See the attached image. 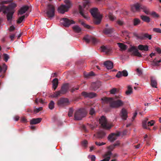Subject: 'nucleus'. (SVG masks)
I'll use <instances>...</instances> for the list:
<instances>
[{
    "instance_id": "18",
    "label": "nucleus",
    "mask_w": 161,
    "mask_h": 161,
    "mask_svg": "<svg viewBox=\"0 0 161 161\" xmlns=\"http://www.w3.org/2000/svg\"><path fill=\"white\" fill-rule=\"evenodd\" d=\"M111 154V152L108 151L104 154L103 155V157L104 158L103 160H101L100 161H109L110 159V156Z\"/></svg>"
},
{
    "instance_id": "64",
    "label": "nucleus",
    "mask_w": 161,
    "mask_h": 161,
    "mask_svg": "<svg viewBox=\"0 0 161 161\" xmlns=\"http://www.w3.org/2000/svg\"><path fill=\"white\" fill-rule=\"evenodd\" d=\"M143 11L146 14H149V10L147 9V8H146L145 9H144V10H143Z\"/></svg>"
},
{
    "instance_id": "32",
    "label": "nucleus",
    "mask_w": 161,
    "mask_h": 161,
    "mask_svg": "<svg viewBox=\"0 0 161 161\" xmlns=\"http://www.w3.org/2000/svg\"><path fill=\"white\" fill-rule=\"evenodd\" d=\"M113 32V29L107 28L104 29L103 31V32L105 34L108 35L111 34Z\"/></svg>"
},
{
    "instance_id": "2",
    "label": "nucleus",
    "mask_w": 161,
    "mask_h": 161,
    "mask_svg": "<svg viewBox=\"0 0 161 161\" xmlns=\"http://www.w3.org/2000/svg\"><path fill=\"white\" fill-rule=\"evenodd\" d=\"M90 12L94 18V22L96 24H99L101 21L102 15L100 14L97 8H94L91 9Z\"/></svg>"
},
{
    "instance_id": "6",
    "label": "nucleus",
    "mask_w": 161,
    "mask_h": 161,
    "mask_svg": "<svg viewBox=\"0 0 161 161\" xmlns=\"http://www.w3.org/2000/svg\"><path fill=\"white\" fill-rule=\"evenodd\" d=\"M99 122L100 124L104 129H109L112 127V125L108 123L106 118L104 116H102L99 119Z\"/></svg>"
},
{
    "instance_id": "34",
    "label": "nucleus",
    "mask_w": 161,
    "mask_h": 161,
    "mask_svg": "<svg viewBox=\"0 0 161 161\" xmlns=\"http://www.w3.org/2000/svg\"><path fill=\"white\" fill-rule=\"evenodd\" d=\"M17 6V4L16 3L13 2L11 0V11L15 12V8Z\"/></svg>"
},
{
    "instance_id": "58",
    "label": "nucleus",
    "mask_w": 161,
    "mask_h": 161,
    "mask_svg": "<svg viewBox=\"0 0 161 161\" xmlns=\"http://www.w3.org/2000/svg\"><path fill=\"white\" fill-rule=\"evenodd\" d=\"M79 89V87H78L76 88L73 87L70 90V92L73 93L75 91L78 90Z\"/></svg>"
},
{
    "instance_id": "10",
    "label": "nucleus",
    "mask_w": 161,
    "mask_h": 161,
    "mask_svg": "<svg viewBox=\"0 0 161 161\" xmlns=\"http://www.w3.org/2000/svg\"><path fill=\"white\" fill-rule=\"evenodd\" d=\"M120 135V132L119 131L116 133H112L108 136V140L111 142H113L117 139Z\"/></svg>"
},
{
    "instance_id": "13",
    "label": "nucleus",
    "mask_w": 161,
    "mask_h": 161,
    "mask_svg": "<svg viewBox=\"0 0 161 161\" xmlns=\"http://www.w3.org/2000/svg\"><path fill=\"white\" fill-rule=\"evenodd\" d=\"M134 35L136 37L141 40L144 39L145 38H148L149 40H151L152 38L151 35H149L147 33H145L141 36H139L136 33Z\"/></svg>"
},
{
    "instance_id": "15",
    "label": "nucleus",
    "mask_w": 161,
    "mask_h": 161,
    "mask_svg": "<svg viewBox=\"0 0 161 161\" xmlns=\"http://www.w3.org/2000/svg\"><path fill=\"white\" fill-rule=\"evenodd\" d=\"M69 8L66 5L62 4L58 8V11L60 13L64 14L65 12H67Z\"/></svg>"
},
{
    "instance_id": "55",
    "label": "nucleus",
    "mask_w": 161,
    "mask_h": 161,
    "mask_svg": "<svg viewBox=\"0 0 161 161\" xmlns=\"http://www.w3.org/2000/svg\"><path fill=\"white\" fill-rule=\"evenodd\" d=\"M154 123V121L153 120H152L150 121H149L147 122L148 126H153V125Z\"/></svg>"
},
{
    "instance_id": "50",
    "label": "nucleus",
    "mask_w": 161,
    "mask_h": 161,
    "mask_svg": "<svg viewBox=\"0 0 161 161\" xmlns=\"http://www.w3.org/2000/svg\"><path fill=\"white\" fill-rule=\"evenodd\" d=\"M88 158H90L91 161H95L96 159L95 156L94 155H89L88 156Z\"/></svg>"
},
{
    "instance_id": "24",
    "label": "nucleus",
    "mask_w": 161,
    "mask_h": 161,
    "mask_svg": "<svg viewBox=\"0 0 161 161\" xmlns=\"http://www.w3.org/2000/svg\"><path fill=\"white\" fill-rule=\"evenodd\" d=\"M42 120L41 118H33L30 120L31 125L36 124L40 123Z\"/></svg>"
},
{
    "instance_id": "3",
    "label": "nucleus",
    "mask_w": 161,
    "mask_h": 161,
    "mask_svg": "<svg viewBox=\"0 0 161 161\" xmlns=\"http://www.w3.org/2000/svg\"><path fill=\"white\" fill-rule=\"evenodd\" d=\"M87 113V112L85 108H80L75 111L74 114V119L75 120H80L85 117Z\"/></svg>"
},
{
    "instance_id": "21",
    "label": "nucleus",
    "mask_w": 161,
    "mask_h": 161,
    "mask_svg": "<svg viewBox=\"0 0 161 161\" xmlns=\"http://www.w3.org/2000/svg\"><path fill=\"white\" fill-rule=\"evenodd\" d=\"M104 65L108 69H112L113 68V63L109 60L105 61L104 63Z\"/></svg>"
},
{
    "instance_id": "11",
    "label": "nucleus",
    "mask_w": 161,
    "mask_h": 161,
    "mask_svg": "<svg viewBox=\"0 0 161 161\" xmlns=\"http://www.w3.org/2000/svg\"><path fill=\"white\" fill-rule=\"evenodd\" d=\"M128 51L129 52L131 53L132 54L135 56L141 57V54L138 52L137 48L135 46L131 47L128 49Z\"/></svg>"
},
{
    "instance_id": "14",
    "label": "nucleus",
    "mask_w": 161,
    "mask_h": 161,
    "mask_svg": "<svg viewBox=\"0 0 161 161\" xmlns=\"http://www.w3.org/2000/svg\"><path fill=\"white\" fill-rule=\"evenodd\" d=\"M69 103L68 98H61L58 101V105L59 106L67 105Z\"/></svg>"
},
{
    "instance_id": "7",
    "label": "nucleus",
    "mask_w": 161,
    "mask_h": 161,
    "mask_svg": "<svg viewBox=\"0 0 161 161\" xmlns=\"http://www.w3.org/2000/svg\"><path fill=\"white\" fill-rule=\"evenodd\" d=\"M2 11L4 14H7L8 20L10 19V5L9 4L7 6L4 5L1 6L0 8V12Z\"/></svg>"
},
{
    "instance_id": "31",
    "label": "nucleus",
    "mask_w": 161,
    "mask_h": 161,
    "mask_svg": "<svg viewBox=\"0 0 161 161\" xmlns=\"http://www.w3.org/2000/svg\"><path fill=\"white\" fill-rule=\"evenodd\" d=\"M105 133L103 131H100L97 134V137L99 139H102L105 136Z\"/></svg>"
},
{
    "instance_id": "38",
    "label": "nucleus",
    "mask_w": 161,
    "mask_h": 161,
    "mask_svg": "<svg viewBox=\"0 0 161 161\" xmlns=\"http://www.w3.org/2000/svg\"><path fill=\"white\" fill-rule=\"evenodd\" d=\"M133 22L134 25V26H136L140 23L141 21L138 19L135 18L134 19Z\"/></svg>"
},
{
    "instance_id": "1",
    "label": "nucleus",
    "mask_w": 161,
    "mask_h": 161,
    "mask_svg": "<svg viewBox=\"0 0 161 161\" xmlns=\"http://www.w3.org/2000/svg\"><path fill=\"white\" fill-rule=\"evenodd\" d=\"M101 100L107 103H109L110 106L113 108H118L123 104V103L121 100H114L113 97H103L102 98Z\"/></svg>"
},
{
    "instance_id": "22",
    "label": "nucleus",
    "mask_w": 161,
    "mask_h": 161,
    "mask_svg": "<svg viewBox=\"0 0 161 161\" xmlns=\"http://www.w3.org/2000/svg\"><path fill=\"white\" fill-rule=\"evenodd\" d=\"M151 85L154 88H157V82L156 80L154 77L151 76L150 77Z\"/></svg>"
},
{
    "instance_id": "59",
    "label": "nucleus",
    "mask_w": 161,
    "mask_h": 161,
    "mask_svg": "<svg viewBox=\"0 0 161 161\" xmlns=\"http://www.w3.org/2000/svg\"><path fill=\"white\" fill-rule=\"evenodd\" d=\"M136 71L137 73V74L139 75H141L142 74V71L141 70L139 69H136Z\"/></svg>"
},
{
    "instance_id": "53",
    "label": "nucleus",
    "mask_w": 161,
    "mask_h": 161,
    "mask_svg": "<svg viewBox=\"0 0 161 161\" xmlns=\"http://www.w3.org/2000/svg\"><path fill=\"white\" fill-rule=\"evenodd\" d=\"M115 147L114 145V144L112 145H111L108 146V149L109 150V151L111 152V151L113 150V149L115 148Z\"/></svg>"
},
{
    "instance_id": "23",
    "label": "nucleus",
    "mask_w": 161,
    "mask_h": 161,
    "mask_svg": "<svg viewBox=\"0 0 161 161\" xmlns=\"http://www.w3.org/2000/svg\"><path fill=\"white\" fill-rule=\"evenodd\" d=\"M141 5L138 3H136L134 4L132 7V10L134 12H139L140 9Z\"/></svg>"
},
{
    "instance_id": "43",
    "label": "nucleus",
    "mask_w": 161,
    "mask_h": 161,
    "mask_svg": "<svg viewBox=\"0 0 161 161\" xmlns=\"http://www.w3.org/2000/svg\"><path fill=\"white\" fill-rule=\"evenodd\" d=\"M64 3L66 4V6H67L68 8H69L70 7L71 5V4L70 0H65Z\"/></svg>"
},
{
    "instance_id": "20",
    "label": "nucleus",
    "mask_w": 161,
    "mask_h": 161,
    "mask_svg": "<svg viewBox=\"0 0 161 161\" xmlns=\"http://www.w3.org/2000/svg\"><path fill=\"white\" fill-rule=\"evenodd\" d=\"M128 73L127 71L125 70H124L122 71H119L116 74V77L117 78H120L122 76H127Z\"/></svg>"
},
{
    "instance_id": "63",
    "label": "nucleus",
    "mask_w": 161,
    "mask_h": 161,
    "mask_svg": "<svg viewBox=\"0 0 161 161\" xmlns=\"http://www.w3.org/2000/svg\"><path fill=\"white\" fill-rule=\"evenodd\" d=\"M120 143L119 141H118L116 142L114 144H113L114 145V146H115V147L116 146H119L120 145Z\"/></svg>"
},
{
    "instance_id": "36",
    "label": "nucleus",
    "mask_w": 161,
    "mask_h": 161,
    "mask_svg": "<svg viewBox=\"0 0 161 161\" xmlns=\"http://www.w3.org/2000/svg\"><path fill=\"white\" fill-rule=\"evenodd\" d=\"M118 45L122 50H125L127 48V46L122 43H118Z\"/></svg>"
},
{
    "instance_id": "9",
    "label": "nucleus",
    "mask_w": 161,
    "mask_h": 161,
    "mask_svg": "<svg viewBox=\"0 0 161 161\" xmlns=\"http://www.w3.org/2000/svg\"><path fill=\"white\" fill-rule=\"evenodd\" d=\"M83 39L87 43H89L90 42H92L93 44H95L97 42V41L96 38L87 35L85 36Z\"/></svg>"
},
{
    "instance_id": "49",
    "label": "nucleus",
    "mask_w": 161,
    "mask_h": 161,
    "mask_svg": "<svg viewBox=\"0 0 161 161\" xmlns=\"http://www.w3.org/2000/svg\"><path fill=\"white\" fill-rule=\"evenodd\" d=\"M147 122L145 121H142V126L145 129H149V128H148L147 125Z\"/></svg>"
},
{
    "instance_id": "54",
    "label": "nucleus",
    "mask_w": 161,
    "mask_h": 161,
    "mask_svg": "<svg viewBox=\"0 0 161 161\" xmlns=\"http://www.w3.org/2000/svg\"><path fill=\"white\" fill-rule=\"evenodd\" d=\"M117 89L116 88H114L112 89L110 91V93L112 94H114L116 92H117Z\"/></svg>"
},
{
    "instance_id": "35",
    "label": "nucleus",
    "mask_w": 161,
    "mask_h": 161,
    "mask_svg": "<svg viewBox=\"0 0 161 161\" xmlns=\"http://www.w3.org/2000/svg\"><path fill=\"white\" fill-rule=\"evenodd\" d=\"M26 15L27 17V16L28 15L26 14L25 15H23L21 17H19L17 20V23L18 24L21 23L25 18Z\"/></svg>"
},
{
    "instance_id": "60",
    "label": "nucleus",
    "mask_w": 161,
    "mask_h": 161,
    "mask_svg": "<svg viewBox=\"0 0 161 161\" xmlns=\"http://www.w3.org/2000/svg\"><path fill=\"white\" fill-rule=\"evenodd\" d=\"M118 25H122L123 24V22L120 20H118L116 21Z\"/></svg>"
},
{
    "instance_id": "27",
    "label": "nucleus",
    "mask_w": 161,
    "mask_h": 161,
    "mask_svg": "<svg viewBox=\"0 0 161 161\" xmlns=\"http://www.w3.org/2000/svg\"><path fill=\"white\" fill-rule=\"evenodd\" d=\"M148 47L147 45H139L138 46V49L140 50L147 51L148 50Z\"/></svg>"
},
{
    "instance_id": "33",
    "label": "nucleus",
    "mask_w": 161,
    "mask_h": 161,
    "mask_svg": "<svg viewBox=\"0 0 161 161\" xmlns=\"http://www.w3.org/2000/svg\"><path fill=\"white\" fill-rule=\"evenodd\" d=\"M73 31L75 32L79 33L81 31V28L78 25H75L73 27Z\"/></svg>"
},
{
    "instance_id": "19",
    "label": "nucleus",
    "mask_w": 161,
    "mask_h": 161,
    "mask_svg": "<svg viewBox=\"0 0 161 161\" xmlns=\"http://www.w3.org/2000/svg\"><path fill=\"white\" fill-rule=\"evenodd\" d=\"M120 116L122 119L124 120H125L128 117L127 112V111L125 108H122L121 110Z\"/></svg>"
},
{
    "instance_id": "57",
    "label": "nucleus",
    "mask_w": 161,
    "mask_h": 161,
    "mask_svg": "<svg viewBox=\"0 0 161 161\" xmlns=\"http://www.w3.org/2000/svg\"><path fill=\"white\" fill-rule=\"evenodd\" d=\"M8 58L9 57L7 54H3V59L5 61H7Z\"/></svg>"
},
{
    "instance_id": "37",
    "label": "nucleus",
    "mask_w": 161,
    "mask_h": 161,
    "mask_svg": "<svg viewBox=\"0 0 161 161\" xmlns=\"http://www.w3.org/2000/svg\"><path fill=\"white\" fill-rule=\"evenodd\" d=\"M132 89L130 86H128V90L125 92V93L127 95H129L132 92Z\"/></svg>"
},
{
    "instance_id": "8",
    "label": "nucleus",
    "mask_w": 161,
    "mask_h": 161,
    "mask_svg": "<svg viewBox=\"0 0 161 161\" xmlns=\"http://www.w3.org/2000/svg\"><path fill=\"white\" fill-rule=\"evenodd\" d=\"M61 23L65 27H69L71 24L75 23L74 21L67 18H63L61 19Z\"/></svg>"
},
{
    "instance_id": "12",
    "label": "nucleus",
    "mask_w": 161,
    "mask_h": 161,
    "mask_svg": "<svg viewBox=\"0 0 161 161\" xmlns=\"http://www.w3.org/2000/svg\"><path fill=\"white\" fill-rule=\"evenodd\" d=\"M81 95L85 97H89L90 98H93L97 96V94L96 93L92 92L87 93L85 91L81 92Z\"/></svg>"
},
{
    "instance_id": "41",
    "label": "nucleus",
    "mask_w": 161,
    "mask_h": 161,
    "mask_svg": "<svg viewBox=\"0 0 161 161\" xmlns=\"http://www.w3.org/2000/svg\"><path fill=\"white\" fill-rule=\"evenodd\" d=\"M84 75L85 76L86 78L88 77L89 76H91L94 75V73L92 72H90V73H84Z\"/></svg>"
},
{
    "instance_id": "56",
    "label": "nucleus",
    "mask_w": 161,
    "mask_h": 161,
    "mask_svg": "<svg viewBox=\"0 0 161 161\" xmlns=\"http://www.w3.org/2000/svg\"><path fill=\"white\" fill-rule=\"evenodd\" d=\"M9 3H10V1L9 0L8 1H1L0 3L1 4H4Z\"/></svg>"
},
{
    "instance_id": "45",
    "label": "nucleus",
    "mask_w": 161,
    "mask_h": 161,
    "mask_svg": "<svg viewBox=\"0 0 161 161\" xmlns=\"http://www.w3.org/2000/svg\"><path fill=\"white\" fill-rule=\"evenodd\" d=\"M42 110V107H40L38 108H35L34 110V112L35 114H36L38 113L39 111Z\"/></svg>"
},
{
    "instance_id": "17",
    "label": "nucleus",
    "mask_w": 161,
    "mask_h": 161,
    "mask_svg": "<svg viewBox=\"0 0 161 161\" xmlns=\"http://www.w3.org/2000/svg\"><path fill=\"white\" fill-rule=\"evenodd\" d=\"M101 85L99 82L92 83L90 86V89L92 90L96 91L100 86Z\"/></svg>"
},
{
    "instance_id": "39",
    "label": "nucleus",
    "mask_w": 161,
    "mask_h": 161,
    "mask_svg": "<svg viewBox=\"0 0 161 161\" xmlns=\"http://www.w3.org/2000/svg\"><path fill=\"white\" fill-rule=\"evenodd\" d=\"M54 107V103L53 101H51L48 105V107L50 109L52 110Z\"/></svg>"
},
{
    "instance_id": "16",
    "label": "nucleus",
    "mask_w": 161,
    "mask_h": 161,
    "mask_svg": "<svg viewBox=\"0 0 161 161\" xmlns=\"http://www.w3.org/2000/svg\"><path fill=\"white\" fill-rule=\"evenodd\" d=\"M29 9V7L26 5L20 8L18 11V15H22L25 13Z\"/></svg>"
},
{
    "instance_id": "52",
    "label": "nucleus",
    "mask_w": 161,
    "mask_h": 161,
    "mask_svg": "<svg viewBox=\"0 0 161 161\" xmlns=\"http://www.w3.org/2000/svg\"><path fill=\"white\" fill-rule=\"evenodd\" d=\"M153 31L156 32L161 33V29L159 28H154L153 29Z\"/></svg>"
},
{
    "instance_id": "62",
    "label": "nucleus",
    "mask_w": 161,
    "mask_h": 161,
    "mask_svg": "<svg viewBox=\"0 0 161 161\" xmlns=\"http://www.w3.org/2000/svg\"><path fill=\"white\" fill-rule=\"evenodd\" d=\"M21 121L24 122V123H25L27 122V120L24 117H22L20 119Z\"/></svg>"
},
{
    "instance_id": "25",
    "label": "nucleus",
    "mask_w": 161,
    "mask_h": 161,
    "mask_svg": "<svg viewBox=\"0 0 161 161\" xmlns=\"http://www.w3.org/2000/svg\"><path fill=\"white\" fill-rule=\"evenodd\" d=\"M53 82V88L54 89V90H55L58 87V81L57 78L54 79L52 81Z\"/></svg>"
},
{
    "instance_id": "30",
    "label": "nucleus",
    "mask_w": 161,
    "mask_h": 161,
    "mask_svg": "<svg viewBox=\"0 0 161 161\" xmlns=\"http://www.w3.org/2000/svg\"><path fill=\"white\" fill-rule=\"evenodd\" d=\"M140 17L141 19L144 22L149 23L150 21V18L147 16L142 15Z\"/></svg>"
},
{
    "instance_id": "44",
    "label": "nucleus",
    "mask_w": 161,
    "mask_h": 161,
    "mask_svg": "<svg viewBox=\"0 0 161 161\" xmlns=\"http://www.w3.org/2000/svg\"><path fill=\"white\" fill-rule=\"evenodd\" d=\"M154 18H158L159 17V15L155 12L153 11L150 14Z\"/></svg>"
},
{
    "instance_id": "5",
    "label": "nucleus",
    "mask_w": 161,
    "mask_h": 161,
    "mask_svg": "<svg viewBox=\"0 0 161 161\" xmlns=\"http://www.w3.org/2000/svg\"><path fill=\"white\" fill-rule=\"evenodd\" d=\"M55 9L53 5H48L46 10L47 16L51 19L55 15Z\"/></svg>"
},
{
    "instance_id": "26",
    "label": "nucleus",
    "mask_w": 161,
    "mask_h": 161,
    "mask_svg": "<svg viewBox=\"0 0 161 161\" xmlns=\"http://www.w3.org/2000/svg\"><path fill=\"white\" fill-rule=\"evenodd\" d=\"M161 62V60H157L156 58H155L151 61V65L154 66H158L159 65V63Z\"/></svg>"
},
{
    "instance_id": "28",
    "label": "nucleus",
    "mask_w": 161,
    "mask_h": 161,
    "mask_svg": "<svg viewBox=\"0 0 161 161\" xmlns=\"http://www.w3.org/2000/svg\"><path fill=\"white\" fill-rule=\"evenodd\" d=\"M7 69V66L4 64H3V67L0 66V74H3ZM0 77L3 78V76L0 75Z\"/></svg>"
},
{
    "instance_id": "51",
    "label": "nucleus",
    "mask_w": 161,
    "mask_h": 161,
    "mask_svg": "<svg viewBox=\"0 0 161 161\" xmlns=\"http://www.w3.org/2000/svg\"><path fill=\"white\" fill-rule=\"evenodd\" d=\"M81 143L83 147H86L88 144L87 141L86 140H85L82 142Z\"/></svg>"
},
{
    "instance_id": "47",
    "label": "nucleus",
    "mask_w": 161,
    "mask_h": 161,
    "mask_svg": "<svg viewBox=\"0 0 161 161\" xmlns=\"http://www.w3.org/2000/svg\"><path fill=\"white\" fill-rule=\"evenodd\" d=\"M89 114L91 115H93L95 114V111L93 108H90Z\"/></svg>"
},
{
    "instance_id": "48",
    "label": "nucleus",
    "mask_w": 161,
    "mask_h": 161,
    "mask_svg": "<svg viewBox=\"0 0 161 161\" xmlns=\"http://www.w3.org/2000/svg\"><path fill=\"white\" fill-rule=\"evenodd\" d=\"M17 32H15V33H13L11 32V41H13L15 38V35Z\"/></svg>"
},
{
    "instance_id": "4",
    "label": "nucleus",
    "mask_w": 161,
    "mask_h": 161,
    "mask_svg": "<svg viewBox=\"0 0 161 161\" xmlns=\"http://www.w3.org/2000/svg\"><path fill=\"white\" fill-rule=\"evenodd\" d=\"M69 88V84L66 83L63 85L60 90L55 92L52 95V97H57L61 95H64L66 94L68 91Z\"/></svg>"
},
{
    "instance_id": "61",
    "label": "nucleus",
    "mask_w": 161,
    "mask_h": 161,
    "mask_svg": "<svg viewBox=\"0 0 161 161\" xmlns=\"http://www.w3.org/2000/svg\"><path fill=\"white\" fill-rule=\"evenodd\" d=\"M87 125H89V127L92 130H94L96 127L95 126H94L92 124H88Z\"/></svg>"
},
{
    "instance_id": "29",
    "label": "nucleus",
    "mask_w": 161,
    "mask_h": 161,
    "mask_svg": "<svg viewBox=\"0 0 161 161\" xmlns=\"http://www.w3.org/2000/svg\"><path fill=\"white\" fill-rule=\"evenodd\" d=\"M101 51L105 52L106 53H108L111 51V49L110 48H108V47L103 46L101 47Z\"/></svg>"
},
{
    "instance_id": "46",
    "label": "nucleus",
    "mask_w": 161,
    "mask_h": 161,
    "mask_svg": "<svg viewBox=\"0 0 161 161\" xmlns=\"http://www.w3.org/2000/svg\"><path fill=\"white\" fill-rule=\"evenodd\" d=\"M108 17L112 21L114 20L115 19V17L110 13H109L108 14Z\"/></svg>"
},
{
    "instance_id": "40",
    "label": "nucleus",
    "mask_w": 161,
    "mask_h": 161,
    "mask_svg": "<svg viewBox=\"0 0 161 161\" xmlns=\"http://www.w3.org/2000/svg\"><path fill=\"white\" fill-rule=\"evenodd\" d=\"M79 22L81 24V25H82L85 28L88 29H90L91 28V26L89 25H87L84 22H83L81 21V20L79 21Z\"/></svg>"
},
{
    "instance_id": "42",
    "label": "nucleus",
    "mask_w": 161,
    "mask_h": 161,
    "mask_svg": "<svg viewBox=\"0 0 161 161\" xmlns=\"http://www.w3.org/2000/svg\"><path fill=\"white\" fill-rule=\"evenodd\" d=\"M74 112V109L72 108H69L68 113V115L69 117H72Z\"/></svg>"
}]
</instances>
